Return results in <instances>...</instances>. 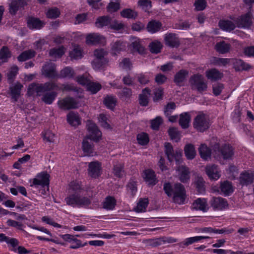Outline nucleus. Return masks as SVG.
<instances>
[{
	"label": "nucleus",
	"instance_id": "obj_1",
	"mask_svg": "<svg viewBox=\"0 0 254 254\" xmlns=\"http://www.w3.org/2000/svg\"><path fill=\"white\" fill-rule=\"evenodd\" d=\"M58 88V85L54 82H47L44 84L33 83L29 85L28 94L30 95L36 94L38 96L43 95L42 101L46 104L50 105L55 100L57 93L55 91L47 92L57 89Z\"/></svg>",
	"mask_w": 254,
	"mask_h": 254
},
{
	"label": "nucleus",
	"instance_id": "obj_2",
	"mask_svg": "<svg viewBox=\"0 0 254 254\" xmlns=\"http://www.w3.org/2000/svg\"><path fill=\"white\" fill-rule=\"evenodd\" d=\"M88 132L87 136L82 141V148L86 156H93L95 154L92 141H98L101 137L102 133L96 124L90 121L87 123Z\"/></svg>",
	"mask_w": 254,
	"mask_h": 254
},
{
	"label": "nucleus",
	"instance_id": "obj_3",
	"mask_svg": "<svg viewBox=\"0 0 254 254\" xmlns=\"http://www.w3.org/2000/svg\"><path fill=\"white\" fill-rule=\"evenodd\" d=\"M163 189L168 196L173 195V200L178 204L183 203L185 200L186 191L184 186L179 183L175 184L173 186L169 183L164 184Z\"/></svg>",
	"mask_w": 254,
	"mask_h": 254
},
{
	"label": "nucleus",
	"instance_id": "obj_4",
	"mask_svg": "<svg viewBox=\"0 0 254 254\" xmlns=\"http://www.w3.org/2000/svg\"><path fill=\"white\" fill-rule=\"evenodd\" d=\"M64 200L66 204L73 207L87 208L91 203L90 198L83 196L79 193H70Z\"/></svg>",
	"mask_w": 254,
	"mask_h": 254
},
{
	"label": "nucleus",
	"instance_id": "obj_5",
	"mask_svg": "<svg viewBox=\"0 0 254 254\" xmlns=\"http://www.w3.org/2000/svg\"><path fill=\"white\" fill-rule=\"evenodd\" d=\"M58 105L62 109L69 110L78 108L81 106L82 103L78 98L67 97L59 101Z\"/></svg>",
	"mask_w": 254,
	"mask_h": 254
},
{
	"label": "nucleus",
	"instance_id": "obj_6",
	"mask_svg": "<svg viewBox=\"0 0 254 254\" xmlns=\"http://www.w3.org/2000/svg\"><path fill=\"white\" fill-rule=\"evenodd\" d=\"M190 83L192 88L197 89L199 92H203L207 89V83L203 76L200 74H195L192 76L190 79Z\"/></svg>",
	"mask_w": 254,
	"mask_h": 254
},
{
	"label": "nucleus",
	"instance_id": "obj_7",
	"mask_svg": "<svg viewBox=\"0 0 254 254\" xmlns=\"http://www.w3.org/2000/svg\"><path fill=\"white\" fill-rule=\"evenodd\" d=\"M107 52L103 49H97L94 51V56L96 59L92 62L93 68L96 70L99 69L103 64L107 62L105 56Z\"/></svg>",
	"mask_w": 254,
	"mask_h": 254
},
{
	"label": "nucleus",
	"instance_id": "obj_8",
	"mask_svg": "<svg viewBox=\"0 0 254 254\" xmlns=\"http://www.w3.org/2000/svg\"><path fill=\"white\" fill-rule=\"evenodd\" d=\"M165 154L170 162L175 160L177 164L181 162L182 153L180 151L174 152L173 147L169 143H166L165 144Z\"/></svg>",
	"mask_w": 254,
	"mask_h": 254
},
{
	"label": "nucleus",
	"instance_id": "obj_9",
	"mask_svg": "<svg viewBox=\"0 0 254 254\" xmlns=\"http://www.w3.org/2000/svg\"><path fill=\"white\" fill-rule=\"evenodd\" d=\"M41 72L42 75L48 78H55L58 76L56 64L52 62L46 63L42 66Z\"/></svg>",
	"mask_w": 254,
	"mask_h": 254
},
{
	"label": "nucleus",
	"instance_id": "obj_10",
	"mask_svg": "<svg viewBox=\"0 0 254 254\" xmlns=\"http://www.w3.org/2000/svg\"><path fill=\"white\" fill-rule=\"evenodd\" d=\"M210 204L215 210H223L228 208L227 200L220 196L213 197L210 201Z\"/></svg>",
	"mask_w": 254,
	"mask_h": 254
},
{
	"label": "nucleus",
	"instance_id": "obj_11",
	"mask_svg": "<svg viewBox=\"0 0 254 254\" xmlns=\"http://www.w3.org/2000/svg\"><path fill=\"white\" fill-rule=\"evenodd\" d=\"M209 123L204 115H197L194 121L193 127L199 131H204L209 127Z\"/></svg>",
	"mask_w": 254,
	"mask_h": 254
},
{
	"label": "nucleus",
	"instance_id": "obj_12",
	"mask_svg": "<svg viewBox=\"0 0 254 254\" xmlns=\"http://www.w3.org/2000/svg\"><path fill=\"white\" fill-rule=\"evenodd\" d=\"M49 175L46 172H42L36 176L34 179L33 185L38 187L40 186L42 188L47 187L49 188Z\"/></svg>",
	"mask_w": 254,
	"mask_h": 254
},
{
	"label": "nucleus",
	"instance_id": "obj_13",
	"mask_svg": "<svg viewBox=\"0 0 254 254\" xmlns=\"http://www.w3.org/2000/svg\"><path fill=\"white\" fill-rule=\"evenodd\" d=\"M28 5V0H14L9 4V11L11 15H15L18 11H22Z\"/></svg>",
	"mask_w": 254,
	"mask_h": 254
},
{
	"label": "nucleus",
	"instance_id": "obj_14",
	"mask_svg": "<svg viewBox=\"0 0 254 254\" xmlns=\"http://www.w3.org/2000/svg\"><path fill=\"white\" fill-rule=\"evenodd\" d=\"M86 43L88 45L104 44L106 42L105 37L98 33H91L86 37Z\"/></svg>",
	"mask_w": 254,
	"mask_h": 254
},
{
	"label": "nucleus",
	"instance_id": "obj_15",
	"mask_svg": "<svg viewBox=\"0 0 254 254\" xmlns=\"http://www.w3.org/2000/svg\"><path fill=\"white\" fill-rule=\"evenodd\" d=\"M101 164L98 161L91 162L88 164V174L93 178H97L101 175Z\"/></svg>",
	"mask_w": 254,
	"mask_h": 254
},
{
	"label": "nucleus",
	"instance_id": "obj_16",
	"mask_svg": "<svg viewBox=\"0 0 254 254\" xmlns=\"http://www.w3.org/2000/svg\"><path fill=\"white\" fill-rule=\"evenodd\" d=\"M206 174L210 179L217 180L221 176L220 171L215 165H207L205 168Z\"/></svg>",
	"mask_w": 254,
	"mask_h": 254
},
{
	"label": "nucleus",
	"instance_id": "obj_17",
	"mask_svg": "<svg viewBox=\"0 0 254 254\" xmlns=\"http://www.w3.org/2000/svg\"><path fill=\"white\" fill-rule=\"evenodd\" d=\"M165 44L171 47L179 46L180 42L176 35L173 33L166 34L164 37Z\"/></svg>",
	"mask_w": 254,
	"mask_h": 254
},
{
	"label": "nucleus",
	"instance_id": "obj_18",
	"mask_svg": "<svg viewBox=\"0 0 254 254\" xmlns=\"http://www.w3.org/2000/svg\"><path fill=\"white\" fill-rule=\"evenodd\" d=\"M143 178L149 185L154 186L158 182L155 172L150 169L144 171Z\"/></svg>",
	"mask_w": 254,
	"mask_h": 254
},
{
	"label": "nucleus",
	"instance_id": "obj_19",
	"mask_svg": "<svg viewBox=\"0 0 254 254\" xmlns=\"http://www.w3.org/2000/svg\"><path fill=\"white\" fill-rule=\"evenodd\" d=\"M27 21L28 27L31 29H40L45 24L42 21L35 17H29Z\"/></svg>",
	"mask_w": 254,
	"mask_h": 254
},
{
	"label": "nucleus",
	"instance_id": "obj_20",
	"mask_svg": "<svg viewBox=\"0 0 254 254\" xmlns=\"http://www.w3.org/2000/svg\"><path fill=\"white\" fill-rule=\"evenodd\" d=\"M130 46L132 48L133 51L137 52L140 54H142L144 52V48L140 43V40L137 37L130 38Z\"/></svg>",
	"mask_w": 254,
	"mask_h": 254
},
{
	"label": "nucleus",
	"instance_id": "obj_21",
	"mask_svg": "<svg viewBox=\"0 0 254 254\" xmlns=\"http://www.w3.org/2000/svg\"><path fill=\"white\" fill-rule=\"evenodd\" d=\"M240 182L242 185H248L254 180V174L252 172H245L241 174Z\"/></svg>",
	"mask_w": 254,
	"mask_h": 254
},
{
	"label": "nucleus",
	"instance_id": "obj_22",
	"mask_svg": "<svg viewBox=\"0 0 254 254\" xmlns=\"http://www.w3.org/2000/svg\"><path fill=\"white\" fill-rule=\"evenodd\" d=\"M192 208L196 210L206 211L208 210V205L206 199L199 198L196 199L192 203Z\"/></svg>",
	"mask_w": 254,
	"mask_h": 254
},
{
	"label": "nucleus",
	"instance_id": "obj_23",
	"mask_svg": "<svg viewBox=\"0 0 254 254\" xmlns=\"http://www.w3.org/2000/svg\"><path fill=\"white\" fill-rule=\"evenodd\" d=\"M221 155L224 159H231L234 154L233 149L228 144H225L219 150Z\"/></svg>",
	"mask_w": 254,
	"mask_h": 254
},
{
	"label": "nucleus",
	"instance_id": "obj_24",
	"mask_svg": "<svg viewBox=\"0 0 254 254\" xmlns=\"http://www.w3.org/2000/svg\"><path fill=\"white\" fill-rule=\"evenodd\" d=\"M22 87L23 85L19 82L10 87L12 99L14 102L17 101L20 95L21 90Z\"/></svg>",
	"mask_w": 254,
	"mask_h": 254
},
{
	"label": "nucleus",
	"instance_id": "obj_25",
	"mask_svg": "<svg viewBox=\"0 0 254 254\" xmlns=\"http://www.w3.org/2000/svg\"><path fill=\"white\" fill-rule=\"evenodd\" d=\"M209 238H210V237L208 236H195L190 237L186 239L184 241L181 242L180 245L182 247L185 248L194 243L197 242L202 239Z\"/></svg>",
	"mask_w": 254,
	"mask_h": 254
},
{
	"label": "nucleus",
	"instance_id": "obj_26",
	"mask_svg": "<svg viewBox=\"0 0 254 254\" xmlns=\"http://www.w3.org/2000/svg\"><path fill=\"white\" fill-rule=\"evenodd\" d=\"M198 152L201 157L204 160L210 158L211 154V149L205 144H201L198 148Z\"/></svg>",
	"mask_w": 254,
	"mask_h": 254
},
{
	"label": "nucleus",
	"instance_id": "obj_27",
	"mask_svg": "<svg viewBox=\"0 0 254 254\" xmlns=\"http://www.w3.org/2000/svg\"><path fill=\"white\" fill-rule=\"evenodd\" d=\"M69 57L71 59L78 60L83 57V50L78 45H73V48L69 53Z\"/></svg>",
	"mask_w": 254,
	"mask_h": 254
},
{
	"label": "nucleus",
	"instance_id": "obj_28",
	"mask_svg": "<svg viewBox=\"0 0 254 254\" xmlns=\"http://www.w3.org/2000/svg\"><path fill=\"white\" fill-rule=\"evenodd\" d=\"M206 76L208 79L216 81L221 79L223 77V73L218 69L213 68L206 71Z\"/></svg>",
	"mask_w": 254,
	"mask_h": 254
},
{
	"label": "nucleus",
	"instance_id": "obj_29",
	"mask_svg": "<svg viewBox=\"0 0 254 254\" xmlns=\"http://www.w3.org/2000/svg\"><path fill=\"white\" fill-rule=\"evenodd\" d=\"M74 71L69 66H66L62 69L59 74H58L57 78H71L73 77Z\"/></svg>",
	"mask_w": 254,
	"mask_h": 254
},
{
	"label": "nucleus",
	"instance_id": "obj_30",
	"mask_svg": "<svg viewBox=\"0 0 254 254\" xmlns=\"http://www.w3.org/2000/svg\"><path fill=\"white\" fill-rule=\"evenodd\" d=\"M252 23L251 17H238L236 23L239 28H248Z\"/></svg>",
	"mask_w": 254,
	"mask_h": 254
},
{
	"label": "nucleus",
	"instance_id": "obj_31",
	"mask_svg": "<svg viewBox=\"0 0 254 254\" xmlns=\"http://www.w3.org/2000/svg\"><path fill=\"white\" fill-rule=\"evenodd\" d=\"M121 8V0H110L106 6L107 11L110 13L117 12Z\"/></svg>",
	"mask_w": 254,
	"mask_h": 254
},
{
	"label": "nucleus",
	"instance_id": "obj_32",
	"mask_svg": "<svg viewBox=\"0 0 254 254\" xmlns=\"http://www.w3.org/2000/svg\"><path fill=\"white\" fill-rule=\"evenodd\" d=\"M219 25L222 30L229 32L234 30L236 27V24L229 20H220Z\"/></svg>",
	"mask_w": 254,
	"mask_h": 254
},
{
	"label": "nucleus",
	"instance_id": "obj_33",
	"mask_svg": "<svg viewBox=\"0 0 254 254\" xmlns=\"http://www.w3.org/2000/svg\"><path fill=\"white\" fill-rule=\"evenodd\" d=\"M178 170L180 172V181L183 183L187 182L190 179V171L188 168L184 166H180L178 168Z\"/></svg>",
	"mask_w": 254,
	"mask_h": 254
},
{
	"label": "nucleus",
	"instance_id": "obj_34",
	"mask_svg": "<svg viewBox=\"0 0 254 254\" xmlns=\"http://www.w3.org/2000/svg\"><path fill=\"white\" fill-rule=\"evenodd\" d=\"M220 188L225 195H228L233 192V188L231 182L225 181L221 182Z\"/></svg>",
	"mask_w": 254,
	"mask_h": 254
},
{
	"label": "nucleus",
	"instance_id": "obj_35",
	"mask_svg": "<svg viewBox=\"0 0 254 254\" xmlns=\"http://www.w3.org/2000/svg\"><path fill=\"white\" fill-rule=\"evenodd\" d=\"M150 95V91L147 88L142 90V93L139 96V104L143 106H146L148 103L149 97Z\"/></svg>",
	"mask_w": 254,
	"mask_h": 254
},
{
	"label": "nucleus",
	"instance_id": "obj_36",
	"mask_svg": "<svg viewBox=\"0 0 254 254\" xmlns=\"http://www.w3.org/2000/svg\"><path fill=\"white\" fill-rule=\"evenodd\" d=\"M68 123L72 126H76L80 124V119L77 114L70 112L67 115Z\"/></svg>",
	"mask_w": 254,
	"mask_h": 254
},
{
	"label": "nucleus",
	"instance_id": "obj_37",
	"mask_svg": "<svg viewBox=\"0 0 254 254\" xmlns=\"http://www.w3.org/2000/svg\"><path fill=\"white\" fill-rule=\"evenodd\" d=\"M161 26V22L156 20H152L148 22L146 28L150 33H154L158 31Z\"/></svg>",
	"mask_w": 254,
	"mask_h": 254
},
{
	"label": "nucleus",
	"instance_id": "obj_38",
	"mask_svg": "<svg viewBox=\"0 0 254 254\" xmlns=\"http://www.w3.org/2000/svg\"><path fill=\"white\" fill-rule=\"evenodd\" d=\"M230 45L224 41L218 42L215 45L216 51L222 54L228 53L230 49Z\"/></svg>",
	"mask_w": 254,
	"mask_h": 254
},
{
	"label": "nucleus",
	"instance_id": "obj_39",
	"mask_svg": "<svg viewBox=\"0 0 254 254\" xmlns=\"http://www.w3.org/2000/svg\"><path fill=\"white\" fill-rule=\"evenodd\" d=\"M184 151L185 155L188 159H193L196 155L194 147L191 144L186 145L185 147Z\"/></svg>",
	"mask_w": 254,
	"mask_h": 254
},
{
	"label": "nucleus",
	"instance_id": "obj_40",
	"mask_svg": "<svg viewBox=\"0 0 254 254\" xmlns=\"http://www.w3.org/2000/svg\"><path fill=\"white\" fill-rule=\"evenodd\" d=\"M190 121V117L188 113H185L180 115L179 124L182 128H188L189 126Z\"/></svg>",
	"mask_w": 254,
	"mask_h": 254
},
{
	"label": "nucleus",
	"instance_id": "obj_41",
	"mask_svg": "<svg viewBox=\"0 0 254 254\" xmlns=\"http://www.w3.org/2000/svg\"><path fill=\"white\" fill-rule=\"evenodd\" d=\"M234 66L236 70H248L251 68V66L245 63L241 60H235L234 62Z\"/></svg>",
	"mask_w": 254,
	"mask_h": 254
},
{
	"label": "nucleus",
	"instance_id": "obj_42",
	"mask_svg": "<svg viewBox=\"0 0 254 254\" xmlns=\"http://www.w3.org/2000/svg\"><path fill=\"white\" fill-rule=\"evenodd\" d=\"M111 22V17H98L95 25L97 28H102L104 26H109Z\"/></svg>",
	"mask_w": 254,
	"mask_h": 254
},
{
	"label": "nucleus",
	"instance_id": "obj_43",
	"mask_svg": "<svg viewBox=\"0 0 254 254\" xmlns=\"http://www.w3.org/2000/svg\"><path fill=\"white\" fill-rule=\"evenodd\" d=\"M188 72L185 70H181L175 75L174 82L177 85H180L186 78Z\"/></svg>",
	"mask_w": 254,
	"mask_h": 254
},
{
	"label": "nucleus",
	"instance_id": "obj_44",
	"mask_svg": "<svg viewBox=\"0 0 254 254\" xmlns=\"http://www.w3.org/2000/svg\"><path fill=\"white\" fill-rule=\"evenodd\" d=\"M35 52L31 50L23 52L18 57L19 62H24L35 56Z\"/></svg>",
	"mask_w": 254,
	"mask_h": 254
},
{
	"label": "nucleus",
	"instance_id": "obj_45",
	"mask_svg": "<svg viewBox=\"0 0 254 254\" xmlns=\"http://www.w3.org/2000/svg\"><path fill=\"white\" fill-rule=\"evenodd\" d=\"M109 116L104 114L99 115L98 120L101 126L105 128H110Z\"/></svg>",
	"mask_w": 254,
	"mask_h": 254
},
{
	"label": "nucleus",
	"instance_id": "obj_46",
	"mask_svg": "<svg viewBox=\"0 0 254 254\" xmlns=\"http://www.w3.org/2000/svg\"><path fill=\"white\" fill-rule=\"evenodd\" d=\"M116 204L115 199L112 196L107 197L103 202V208L107 210H112Z\"/></svg>",
	"mask_w": 254,
	"mask_h": 254
},
{
	"label": "nucleus",
	"instance_id": "obj_47",
	"mask_svg": "<svg viewBox=\"0 0 254 254\" xmlns=\"http://www.w3.org/2000/svg\"><path fill=\"white\" fill-rule=\"evenodd\" d=\"M64 53V48L61 46L58 48H53L50 50L49 55L53 58H61Z\"/></svg>",
	"mask_w": 254,
	"mask_h": 254
},
{
	"label": "nucleus",
	"instance_id": "obj_48",
	"mask_svg": "<svg viewBox=\"0 0 254 254\" xmlns=\"http://www.w3.org/2000/svg\"><path fill=\"white\" fill-rule=\"evenodd\" d=\"M87 90L91 92L92 94H96L101 88V85L97 82L89 81L86 86Z\"/></svg>",
	"mask_w": 254,
	"mask_h": 254
},
{
	"label": "nucleus",
	"instance_id": "obj_49",
	"mask_svg": "<svg viewBox=\"0 0 254 254\" xmlns=\"http://www.w3.org/2000/svg\"><path fill=\"white\" fill-rule=\"evenodd\" d=\"M149 47L152 53L158 54L161 52L162 45L160 42L156 40L151 42Z\"/></svg>",
	"mask_w": 254,
	"mask_h": 254
},
{
	"label": "nucleus",
	"instance_id": "obj_50",
	"mask_svg": "<svg viewBox=\"0 0 254 254\" xmlns=\"http://www.w3.org/2000/svg\"><path fill=\"white\" fill-rule=\"evenodd\" d=\"M69 193H81L83 188L79 182H72L69 185Z\"/></svg>",
	"mask_w": 254,
	"mask_h": 254
},
{
	"label": "nucleus",
	"instance_id": "obj_51",
	"mask_svg": "<svg viewBox=\"0 0 254 254\" xmlns=\"http://www.w3.org/2000/svg\"><path fill=\"white\" fill-rule=\"evenodd\" d=\"M125 47V44L120 41H117L111 44V50L115 54L123 50Z\"/></svg>",
	"mask_w": 254,
	"mask_h": 254
},
{
	"label": "nucleus",
	"instance_id": "obj_52",
	"mask_svg": "<svg viewBox=\"0 0 254 254\" xmlns=\"http://www.w3.org/2000/svg\"><path fill=\"white\" fill-rule=\"evenodd\" d=\"M137 4L143 10L148 13L152 7V2L150 0H138Z\"/></svg>",
	"mask_w": 254,
	"mask_h": 254
},
{
	"label": "nucleus",
	"instance_id": "obj_53",
	"mask_svg": "<svg viewBox=\"0 0 254 254\" xmlns=\"http://www.w3.org/2000/svg\"><path fill=\"white\" fill-rule=\"evenodd\" d=\"M148 201L147 198H143L140 200L137 203L136 207L134 208L135 211L142 212L145 211L148 205Z\"/></svg>",
	"mask_w": 254,
	"mask_h": 254
},
{
	"label": "nucleus",
	"instance_id": "obj_54",
	"mask_svg": "<svg viewBox=\"0 0 254 254\" xmlns=\"http://www.w3.org/2000/svg\"><path fill=\"white\" fill-rule=\"evenodd\" d=\"M87 3L92 9L99 10L104 6L102 0H87Z\"/></svg>",
	"mask_w": 254,
	"mask_h": 254
},
{
	"label": "nucleus",
	"instance_id": "obj_55",
	"mask_svg": "<svg viewBox=\"0 0 254 254\" xmlns=\"http://www.w3.org/2000/svg\"><path fill=\"white\" fill-rule=\"evenodd\" d=\"M11 57V54L7 47H3L0 51V60L1 62H6Z\"/></svg>",
	"mask_w": 254,
	"mask_h": 254
},
{
	"label": "nucleus",
	"instance_id": "obj_56",
	"mask_svg": "<svg viewBox=\"0 0 254 254\" xmlns=\"http://www.w3.org/2000/svg\"><path fill=\"white\" fill-rule=\"evenodd\" d=\"M104 102L108 108L113 110L116 105V99L115 97L108 96L105 98Z\"/></svg>",
	"mask_w": 254,
	"mask_h": 254
},
{
	"label": "nucleus",
	"instance_id": "obj_57",
	"mask_svg": "<svg viewBox=\"0 0 254 254\" xmlns=\"http://www.w3.org/2000/svg\"><path fill=\"white\" fill-rule=\"evenodd\" d=\"M118 96L121 99L127 100L129 99L132 96V91L128 88H124L122 91L118 92Z\"/></svg>",
	"mask_w": 254,
	"mask_h": 254
},
{
	"label": "nucleus",
	"instance_id": "obj_58",
	"mask_svg": "<svg viewBox=\"0 0 254 254\" xmlns=\"http://www.w3.org/2000/svg\"><path fill=\"white\" fill-rule=\"evenodd\" d=\"M230 59L214 57L213 59L212 63L218 66H226L230 63Z\"/></svg>",
	"mask_w": 254,
	"mask_h": 254
},
{
	"label": "nucleus",
	"instance_id": "obj_59",
	"mask_svg": "<svg viewBox=\"0 0 254 254\" xmlns=\"http://www.w3.org/2000/svg\"><path fill=\"white\" fill-rule=\"evenodd\" d=\"M90 80V79L89 78V75L87 73L84 74L82 75H79L76 78V81L79 84L82 86H85L86 87Z\"/></svg>",
	"mask_w": 254,
	"mask_h": 254
},
{
	"label": "nucleus",
	"instance_id": "obj_60",
	"mask_svg": "<svg viewBox=\"0 0 254 254\" xmlns=\"http://www.w3.org/2000/svg\"><path fill=\"white\" fill-rule=\"evenodd\" d=\"M225 232V230L222 229H213L211 227H204L201 228L199 230V232L205 233H215V234H223Z\"/></svg>",
	"mask_w": 254,
	"mask_h": 254
},
{
	"label": "nucleus",
	"instance_id": "obj_61",
	"mask_svg": "<svg viewBox=\"0 0 254 254\" xmlns=\"http://www.w3.org/2000/svg\"><path fill=\"white\" fill-rule=\"evenodd\" d=\"M194 185L199 192L202 193L204 191V181L202 178L197 177L194 182Z\"/></svg>",
	"mask_w": 254,
	"mask_h": 254
},
{
	"label": "nucleus",
	"instance_id": "obj_62",
	"mask_svg": "<svg viewBox=\"0 0 254 254\" xmlns=\"http://www.w3.org/2000/svg\"><path fill=\"white\" fill-rule=\"evenodd\" d=\"M138 143L142 145H146L149 142L148 134L144 132L139 133L137 136Z\"/></svg>",
	"mask_w": 254,
	"mask_h": 254
},
{
	"label": "nucleus",
	"instance_id": "obj_63",
	"mask_svg": "<svg viewBox=\"0 0 254 254\" xmlns=\"http://www.w3.org/2000/svg\"><path fill=\"white\" fill-rule=\"evenodd\" d=\"M169 134L172 139L175 140L177 142L180 139V135L179 132L176 128H170L168 130Z\"/></svg>",
	"mask_w": 254,
	"mask_h": 254
},
{
	"label": "nucleus",
	"instance_id": "obj_64",
	"mask_svg": "<svg viewBox=\"0 0 254 254\" xmlns=\"http://www.w3.org/2000/svg\"><path fill=\"white\" fill-rule=\"evenodd\" d=\"M113 172L116 176L121 177L124 174L123 165L121 163L114 165Z\"/></svg>",
	"mask_w": 254,
	"mask_h": 254
}]
</instances>
